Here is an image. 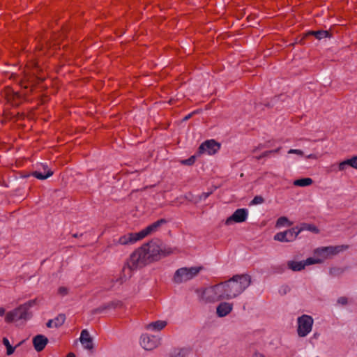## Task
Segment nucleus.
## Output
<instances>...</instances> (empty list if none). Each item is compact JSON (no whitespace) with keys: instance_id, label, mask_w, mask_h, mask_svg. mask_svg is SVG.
I'll return each mask as SVG.
<instances>
[{"instance_id":"obj_1","label":"nucleus","mask_w":357,"mask_h":357,"mask_svg":"<svg viewBox=\"0 0 357 357\" xmlns=\"http://www.w3.org/2000/svg\"><path fill=\"white\" fill-rule=\"evenodd\" d=\"M251 283L249 275H235L231 279L220 282L222 288L223 298L231 300L241 295Z\"/></svg>"},{"instance_id":"obj_2","label":"nucleus","mask_w":357,"mask_h":357,"mask_svg":"<svg viewBox=\"0 0 357 357\" xmlns=\"http://www.w3.org/2000/svg\"><path fill=\"white\" fill-rule=\"evenodd\" d=\"M147 264H149V261L146 257V254L142 248L140 247L132 253L126 266L123 268V275L116 279H112V284L109 288L114 289L121 285L128 277H130L132 270L142 267Z\"/></svg>"},{"instance_id":"obj_3","label":"nucleus","mask_w":357,"mask_h":357,"mask_svg":"<svg viewBox=\"0 0 357 357\" xmlns=\"http://www.w3.org/2000/svg\"><path fill=\"white\" fill-rule=\"evenodd\" d=\"M36 300H30L26 303L20 305L18 307L9 311L6 313L5 317V321L6 323H11L17 321H27L31 319L32 314L29 311L30 308L35 305Z\"/></svg>"},{"instance_id":"obj_4","label":"nucleus","mask_w":357,"mask_h":357,"mask_svg":"<svg viewBox=\"0 0 357 357\" xmlns=\"http://www.w3.org/2000/svg\"><path fill=\"white\" fill-rule=\"evenodd\" d=\"M142 248L146 254V257L149 263L159 260L162 257L167 256L173 252L171 248L161 246L154 241L144 244Z\"/></svg>"},{"instance_id":"obj_5","label":"nucleus","mask_w":357,"mask_h":357,"mask_svg":"<svg viewBox=\"0 0 357 357\" xmlns=\"http://www.w3.org/2000/svg\"><path fill=\"white\" fill-rule=\"evenodd\" d=\"M196 293L199 301L204 303H211L225 300L220 283L204 289H198L196 290Z\"/></svg>"},{"instance_id":"obj_6","label":"nucleus","mask_w":357,"mask_h":357,"mask_svg":"<svg viewBox=\"0 0 357 357\" xmlns=\"http://www.w3.org/2000/svg\"><path fill=\"white\" fill-rule=\"evenodd\" d=\"M203 269L202 266L182 267L177 269L173 276L175 284L187 282L195 278Z\"/></svg>"},{"instance_id":"obj_7","label":"nucleus","mask_w":357,"mask_h":357,"mask_svg":"<svg viewBox=\"0 0 357 357\" xmlns=\"http://www.w3.org/2000/svg\"><path fill=\"white\" fill-rule=\"evenodd\" d=\"M349 248V246L347 245H340L336 246H328V247H322L320 248H317L314 251V254L317 257L315 259H322V262L324 259L328 257L335 255L342 251H344Z\"/></svg>"},{"instance_id":"obj_8","label":"nucleus","mask_w":357,"mask_h":357,"mask_svg":"<svg viewBox=\"0 0 357 357\" xmlns=\"http://www.w3.org/2000/svg\"><path fill=\"white\" fill-rule=\"evenodd\" d=\"M298 335L301 337L307 336L312 329L314 320L310 315L303 314L297 319Z\"/></svg>"},{"instance_id":"obj_9","label":"nucleus","mask_w":357,"mask_h":357,"mask_svg":"<svg viewBox=\"0 0 357 357\" xmlns=\"http://www.w3.org/2000/svg\"><path fill=\"white\" fill-rule=\"evenodd\" d=\"M322 263V259H314V257H309L304 261H288L287 267L293 271H301L303 270L307 266Z\"/></svg>"},{"instance_id":"obj_10","label":"nucleus","mask_w":357,"mask_h":357,"mask_svg":"<svg viewBox=\"0 0 357 357\" xmlns=\"http://www.w3.org/2000/svg\"><path fill=\"white\" fill-rule=\"evenodd\" d=\"M299 234L300 231L297 230V227H296L284 231L277 233L274 236V240L280 242H292L296 238Z\"/></svg>"},{"instance_id":"obj_11","label":"nucleus","mask_w":357,"mask_h":357,"mask_svg":"<svg viewBox=\"0 0 357 357\" xmlns=\"http://www.w3.org/2000/svg\"><path fill=\"white\" fill-rule=\"evenodd\" d=\"M140 344L145 350L151 351L160 344V338L154 335L144 334L141 336Z\"/></svg>"},{"instance_id":"obj_12","label":"nucleus","mask_w":357,"mask_h":357,"mask_svg":"<svg viewBox=\"0 0 357 357\" xmlns=\"http://www.w3.org/2000/svg\"><path fill=\"white\" fill-rule=\"evenodd\" d=\"M248 216V211L246 208H238L225 220L226 225H230L233 222L241 223L245 222Z\"/></svg>"},{"instance_id":"obj_13","label":"nucleus","mask_w":357,"mask_h":357,"mask_svg":"<svg viewBox=\"0 0 357 357\" xmlns=\"http://www.w3.org/2000/svg\"><path fill=\"white\" fill-rule=\"evenodd\" d=\"M220 144L215 140H206L199 147V153L213 155L220 149Z\"/></svg>"},{"instance_id":"obj_14","label":"nucleus","mask_w":357,"mask_h":357,"mask_svg":"<svg viewBox=\"0 0 357 357\" xmlns=\"http://www.w3.org/2000/svg\"><path fill=\"white\" fill-rule=\"evenodd\" d=\"M140 231L137 233H128L119 238L117 241H114V245H130L142 239Z\"/></svg>"},{"instance_id":"obj_15","label":"nucleus","mask_w":357,"mask_h":357,"mask_svg":"<svg viewBox=\"0 0 357 357\" xmlns=\"http://www.w3.org/2000/svg\"><path fill=\"white\" fill-rule=\"evenodd\" d=\"M53 174V172L48 168L47 165L40 164L37 169L35 170L32 175L40 180H45L50 177Z\"/></svg>"},{"instance_id":"obj_16","label":"nucleus","mask_w":357,"mask_h":357,"mask_svg":"<svg viewBox=\"0 0 357 357\" xmlns=\"http://www.w3.org/2000/svg\"><path fill=\"white\" fill-rule=\"evenodd\" d=\"M79 341L85 349L91 351L93 349V339L86 329L82 331Z\"/></svg>"},{"instance_id":"obj_17","label":"nucleus","mask_w":357,"mask_h":357,"mask_svg":"<svg viewBox=\"0 0 357 357\" xmlns=\"http://www.w3.org/2000/svg\"><path fill=\"white\" fill-rule=\"evenodd\" d=\"M167 222V220L165 219H160L158 221L153 222V224L149 225L145 229L140 231V234L144 238L147 235L151 234L152 232L155 231L160 226L165 224Z\"/></svg>"},{"instance_id":"obj_18","label":"nucleus","mask_w":357,"mask_h":357,"mask_svg":"<svg viewBox=\"0 0 357 357\" xmlns=\"http://www.w3.org/2000/svg\"><path fill=\"white\" fill-rule=\"evenodd\" d=\"M47 343L48 339L43 335H37L33 338V347L37 351H43Z\"/></svg>"},{"instance_id":"obj_19","label":"nucleus","mask_w":357,"mask_h":357,"mask_svg":"<svg viewBox=\"0 0 357 357\" xmlns=\"http://www.w3.org/2000/svg\"><path fill=\"white\" fill-rule=\"evenodd\" d=\"M233 309V305L229 303L222 302L216 308V313L219 317H224L229 314Z\"/></svg>"},{"instance_id":"obj_20","label":"nucleus","mask_w":357,"mask_h":357,"mask_svg":"<svg viewBox=\"0 0 357 357\" xmlns=\"http://www.w3.org/2000/svg\"><path fill=\"white\" fill-rule=\"evenodd\" d=\"M190 353L188 347H177L171 349L168 354L169 357H187Z\"/></svg>"},{"instance_id":"obj_21","label":"nucleus","mask_w":357,"mask_h":357,"mask_svg":"<svg viewBox=\"0 0 357 357\" xmlns=\"http://www.w3.org/2000/svg\"><path fill=\"white\" fill-rule=\"evenodd\" d=\"M167 325V322L163 320H158L146 324L145 328L151 331H160Z\"/></svg>"},{"instance_id":"obj_22","label":"nucleus","mask_w":357,"mask_h":357,"mask_svg":"<svg viewBox=\"0 0 357 357\" xmlns=\"http://www.w3.org/2000/svg\"><path fill=\"white\" fill-rule=\"evenodd\" d=\"M121 305V303L120 301H112V302H109V303L100 307L98 309H97V311L100 312L107 309L119 307Z\"/></svg>"},{"instance_id":"obj_23","label":"nucleus","mask_w":357,"mask_h":357,"mask_svg":"<svg viewBox=\"0 0 357 357\" xmlns=\"http://www.w3.org/2000/svg\"><path fill=\"white\" fill-rule=\"evenodd\" d=\"M312 179L310 178H304L297 179L294 181V185L296 186L305 187L310 185L312 183Z\"/></svg>"},{"instance_id":"obj_24","label":"nucleus","mask_w":357,"mask_h":357,"mask_svg":"<svg viewBox=\"0 0 357 357\" xmlns=\"http://www.w3.org/2000/svg\"><path fill=\"white\" fill-rule=\"evenodd\" d=\"M297 230H299L300 233L303 230L310 231L315 234L319 233V229H317V227L316 226H314V225H311V224H305V223L302 224L301 227L298 228L297 227Z\"/></svg>"},{"instance_id":"obj_25","label":"nucleus","mask_w":357,"mask_h":357,"mask_svg":"<svg viewBox=\"0 0 357 357\" xmlns=\"http://www.w3.org/2000/svg\"><path fill=\"white\" fill-rule=\"evenodd\" d=\"M292 224L293 223L290 222L287 217L282 216L277 220L275 226L276 227H282L284 226H291Z\"/></svg>"},{"instance_id":"obj_26","label":"nucleus","mask_w":357,"mask_h":357,"mask_svg":"<svg viewBox=\"0 0 357 357\" xmlns=\"http://www.w3.org/2000/svg\"><path fill=\"white\" fill-rule=\"evenodd\" d=\"M66 320V316L63 314H59L56 317H55L52 321H54V327L58 328L62 326Z\"/></svg>"},{"instance_id":"obj_27","label":"nucleus","mask_w":357,"mask_h":357,"mask_svg":"<svg viewBox=\"0 0 357 357\" xmlns=\"http://www.w3.org/2000/svg\"><path fill=\"white\" fill-rule=\"evenodd\" d=\"M309 34L313 35L316 38L320 40L326 38L328 35V32L327 31H312L309 32Z\"/></svg>"},{"instance_id":"obj_28","label":"nucleus","mask_w":357,"mask_h":357,"mask_svg":"<svg viewBox=\"0 0 357 357\" xmlns=\"http://www.w3.org/2000/svg\"><path fill=\"white\" fill-rule=\"evenodd\" d=\"M3 344L6 347V354L10 356L15 351V347H12L9 342V340L6 337L3 338Z\"/></svg>"},{"instance_id":"obj_29","label":"nucleus","mask_w":357,"mask_h":357,"mask_svg":"<svg viewBox=\"0 0 357 357\" xmlns=\"http://www.w3.org/2000/svg\"><path fill=\"white\" fill-rule=\"evenodd\" d=\"M280 149H281V147H279L274 150L265 151L260 156L258 157V159H261L264 157H268L270 154H272V153H279Z\"/></svg>"},{"instance_id":"obj_30","label":"nucleus","mask_w":357,"mask_h":357,"mask_svg":"<svg viewBox=\"0 0 357 357\" xmlns=\"http://www.w3.org/2000/svg\"><path fill=\"white\" fill-rule=\"evenodd\" d=\"M264 202V199L261 196H255L251 201V204L257 205Z\"/></svg>"},{"instance_id":"obj_31","label":"nucleus","mask_w":357,"mask_h":357,"mask_svg":"<svg viewBox=\"0 0 357 357\" xmlns=\"http://www.w3.org/2000/svg\"><path fill=\"white\" fill-rule=\"evenodd\" d=\"M58 294L61 296H66L68 294V289L66 287H60L58 289Z\"/></svg>"},{"instance_id":"obj_32","label":"nucleus","mask_w":357,"mask_h":357,"mask_svg":"<svg viewBox=\"0 0 357 357\" xmlns=\"http://www.w3.org/2000/svg\"><path fill=\"white\" fill-rule=\"evenodd\" d=\"M195 161V158L194 156L182 161V163L186 165H192Z\"/></svg>"},{"instance_id":"obj_33","label":"nucleus","mask_w":357,"mask_h":357,"mask_svg":"<svg viewBox=\"0 0 357 357\" xmlns=\"http://www.w3.org/2000/svg\"><path fill=\"white\" fill-rule=\"evenodd\" d=\"M289 154H297L298 155H303V152L300 149H289L288 151Z\"/></svg>"},{"instance_id":"obj_34","label":"nucleus","mask_w":357,"mask_h":357,"mask_svg":"<svg viewBox=\"0 0 357 357\" xmlns=\"http://www.w3.org/2000/svg\"><path fill=\"white\" fill-rule=\"evenodd\" d=\"M337 303H339L342 305H345L348 303V299L347 297H344V296L340 297L337 299Z\"/></svg>"},{"instance_id":"obj_35","label":"nucleus","mask_w":357,"mask_h":357,"mask_svg":"<svg viewBox=\"0 0 357 357\" xmlns=\"http://www.w3.org/2000/svg\"><path fill=\"white\" fill-rule=\"evenodd\" d=\"M351 167L357 169V156L351 158Z\"/></svg>"},{"instance_id":"obj_36","label":"nucleus","mask_w":357,"mask_h":357,"mask_svg":"<svg viewBox=\"0 0 357 357\" xmlns=\"http://www.w3.org/2000/svg\"><path fill=\"white\" fill-rule=\"evenodd\" d=\"M347 167L348 165H346L344 161H342L339 164V170L344 171L347 169Z\"/></svg>"},{"instance_id":"obj_37","label":"nucleus","mask_w":357,"mask_h":357,"mask_svg":"<svg viewBox=\"0 0 357 357\" xmlns=\"http://www.w3.org/2000/svg\"><path fill=\"white\" fill-rule=\"evenodd\" d=\"M210 194V192H204L202 194L200 198L206 199L209 196Z\"/></svg>"},{"instance_id":"obj_38","label":"nucleus","mask_w":357,"mask_h":357,"mask_svg":"<svg viewBox=\"0 0 357 357\" xmlns=\"http://www.w3.org/2000/svg\"><path fill=\"white\" fill-rule=\"evenodd\" d=\"M47 327L48 328H52L54 327V321H52V319H50L47 321Z\"/></svg>"},{"instance_id":"obj_39","label":"nucleus","mask_w":357,"mask_h":357,"mask_svg":"<svg viewBox=\"0 0 357 357\" xmlns=\"http://www.w3.org/2000/svg\"><path fill=\"white\" fill-rule=\"evenodd\" d=\"M306 158L308 159H317V156L315 154H310L307 155Z\"/></svg>"},{"instance_id":"obj_40","label":"nucleus","mask_w":357,"mask_h":357,"mask_svg":"<svg viewBox=\"0 0 357 357\" xmlns=\"http://www.w3.org/2000/svg\"><path fill=\"white\" fill-rule=\"evenodd\" d=\"M5 312H6V310L3 307H0V317H2L3 315H4Z\"/></svg>"},{"instance_id":"obj_41","label":"nucleus","mask_w":357,"mask_h":357,"mask_svg":"<svg viewBox=\"0 0 357 357\" xmlns=\"http://www.w3.org/2000/svg\"><path fill=\"white\" fill-rule=\"evenodd\" d=\"M344 162L346 163L347 165L351 167V158L346 160H344Z\"/></svg>"},{"instance_id":"obj_42","label":"nucleus","mask_w":357,"mask_h":357,"mask_svg":"<svg viewBox=\"0 0 357 357\" xmlns=\"http://www.w3.org/2000/svg\"><path fill=\"white\" fill-rule=\"evenodd\" d=\"M193 113H191V114H188L187 116H185L183 119L184 121H187L192 116Z\"/></svg>"},{"instance_id":"obj_43","label":"nucleus","mask_w":357,"mask_h":357,"mask_svg":"<svg viewBox=\"0 0 357 357\" xmlns=\"http://www.w3.org/2000/svg\"><path fill=\"white\" fill-rule=\"evenodd\" d=\"M253 357H265V356L261 354L256 353L254 354Z\"/></svg>"},{"instance_id":"obj_44","label":"nucleus","mask_w":357,"mask_h":357,"mask_svg":"<svg viewBox=\"0 0 357 357\" xmlns=\"http://www.w3.org/2000/svg\"><path fill=\"white\" fill-rule=\"evenodd\" d=\"M67 357H75V355L73 353H69Z\"/></svg>"}]
</instances>
